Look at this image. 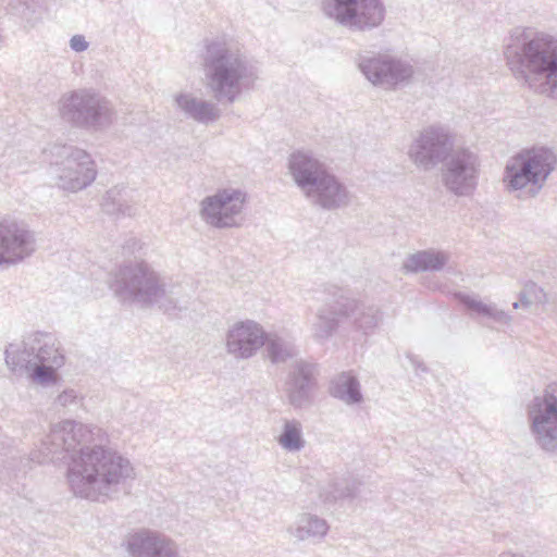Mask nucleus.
Wrapping results in <instances>:
<instances>
[{"label": "nucleus", "instance_id": "obj_36", "mask_svg": "<svg viewBox=\"0 0 557 557\" xmlns=\"http://www.w3.org/2000/svg\"><path fill=\"white\" fill-rule=\"evenodd\" d=\"M69 46L74 52L81 53L89 48V42L84 35L76 34L70 38Z\"/></svg>", "mask_w": 557, "mask_h": 557}, {"label": "nucleus", "instance_id": "obj_32", "mask_svg": "<svg viewBox=\"0 0 557 557\" xmlns=\"http://www.w3.org/2000/svg\"><path fill=\"white\" fill-rule=\"evenodd\" d=\"M60 367H57L53 363L40 362L32 367L27 374L33 382L47 386L57 382V370Z\"/></svg>", "mask_w": 557, "mask_h": 557}, {"label": "nucleus", "instance_id": "obj_15", "mask_svg": "<svg viewBox=\"0 0 557 557\" xmlns=\"http://www.w3.org/2000/svg\"><path fill=\"white\" fill-rule=\"evenodd\" d=\"M37 249L35 232L23 220L0 218V267H11L30 258Z\"/></svg>", "mask_w": 557, "mask_h": 557}, {"label": "nucleus", "instance_id": "obj_2", "mask_svg": "<svg viewBox=\"0 0 557 557\" xmlns=\"http://www.w3.org/2000/svg\"><path fill=\"white\" fill-rule=\"evenodd\" d=\"M199 64L207 90L219 102L234 103L259 79V67L244 46L227 36L206 38Z\"/></svg>", "mask_w": 557, "mask_h": 557}, {"label": "nucleus", "instance_id": "obj_28", "mask_svg": "<svg viewBox=\"0 0 557 557\" xmlns=\"http://www.w3.org/2000/svg\"><path fill=\"white\" fill-rule=\"evenodd\" d=\"M275 441L278 446L287 453H300L307 445L302 423L294 418L283 419L280 433L275 437Z\"/></svg>", "mask_w": 557, "mask_h": 557}, {"label": "nucleus", "instance_id": "obj_22", "mask_svg": "<svg viewBox=\"0 0 557 557\" xmlns=\"http://www.w3.org/2000/svg\"><path fill=\"white\" fill-rule=\"evenodd\" d=\"M329 530L330 525L325 519L305 512L287 527L286 532L295 542L320 543Z\"/></svg>", "mask_w": 557, "mask_h": 557}, {"label": "nucleus", "instance_id": "obj_13", "mask_svg": "<svg viewBox=\"0 0 557 557\" xmlns=\"http://www.w3.org/2000/svg\"><path fill=\"white\" fill-rule=\"evenodd\" d=\"M530 433L535 444L548 453L557 451V392L545 389L527 407Z\"/></svg>", "mask_w": 557, "mask_h": 557}, {"label": "nucleus", "instance_id": "obj_41", "mask_svg": "<svg viewBox=\"0 0 557 557\" xmlns=\"http://www.w3.org/2000/svg\"><path fill=\"white\" fill-rule=\"evenodd\" d=\"M25 5V9L28 10L29 9V5L27 3H24Z\"/></svg>", "mask_w": 557, "mask_h": 557}, {"label": "nucleus", "instance_id": "obj_24", "mask_svg": "<svg viewBox=\"0 0 557 557\" xmlns=\"http://www.w3.org/2000/svg\"><path fill=\"white\" fill-rule=\"evenodd\" d=\"M30 349L35 352V363H53L57 367L64 364V355L60 342L52 333L35 332L29 334Z\"/></svg>", "mask_w": 557, "mask_h": 557}, {"label": "nucleus", "instance_id": "obj_3", "mask_svg": "<svg viewBox=\"0 0 557 557\" xmlns=\"http://www.w3.org/2000/svg\"><path fill=\"white\" fill-rule=\"evenodd\" d=\"M504 57L517 79L557 98V38L531 27H516L510 32Z\"/></svg>", "mask_w": 557, "mask_h": 557}, {"label": "nucleus", "instance_id": "obj_7", "mask_svg": "<svg viewBox=\"0 0 557 557\" xmlns=\"http://www.w3.org/2000/svg\"><path fill=\"white\" fill-rule=\"evenodd\" d=\"M57 111L69 126L90 133L107 132L119 119L114 103L92 88L62 94L57 102Z\"/></svg>", "mask_w": 557, "mask_h": 557}, {"label": "nucleus", "instance_id": "obj_5", "mask_svg": "<svg viewBox=\"0 0 557 557\" xmlns=\"http://www.w3.org/2000/svg\"><path fill=\"white\" fill-rule=\"evenodd\" d=\"M114 295L123 302L138 304L141 307L157 306L165 312L182 309L174 286L145 261H134L121 265L110 284Z\"/></svg>", "mask_w": 557, "mask_h": 557}, {"label": "nucleus", "instance_id": "obj_20", "mask_svg": "<svg viewBox=\"0 0 557 557\" xmlns=\"http://www.w3.org/2000/svg\"><path fill=\"white\" fill-rule=\"evenodd\" d=\"M338 311V297H329V301L317 309L313 319L309 323L311 338L325 344L337 332L343 317Z\"/></svg>", "mask_w": 557, "mask_h": 557}, {"label": "nucleus", "instance_id": "obj_39", "mask_svg": "<svg viewBox=\"0 0 557 557\" xmlns=\"http://www.w3.org/2000/svg\"><path fill=\"white\" fill-rule=\"evenodd\" d=\"M499 557H525V556L522 554H517V553H512V552H504L499 555Z\"/></svg>", "mask_w": 557, "mask_h": 557}, {"label": "nucleus", "instance_id": "obj_23", "mask_svg": "<svg viewBox=\"0 0 557 557\" xmlns=\"http://www.w3.org/2000/svg\"><path fill=\"white\" fill-rule=\"evenodd\" d=\"M102 211L115 218H132L138 213V203L134 190L126 186H113L101 199Z\"/></svg>", "mask_w": 557, "mask_h": 557}, {"label": "nucleus", "instance_id": "obj_18", "mask_svg": "<svg viewBox=\"0 0 557 557\" xmlns=\"http://www.w3.org/2000/svg\"><path fill=\"white\" fill-rule=\"evenodd\" d=\"M123 546L131 557H180L174 540L162 532L146 528L127 534Z\"/></svg>", "mask_w": 557, "mask_h": 557}, {"label": "nucleus", "instance_id": "obj_26", "mask_svg": "<svg viewBox=\"0 0 557 557\" xmlns=\"http://www.w3.org/2000/svg\"><path fill=\"white\" fill-rule=\"evenodd\" d=\"M330 395L347 406L360 405L363 401L361 385L352 371H343L330 382Z\"/></svg>", "mask_w": 557, "mask_h": 557}, {"label": "nucleus", "instance_id": "obj_12", "mask_svg": "<svg viewBox=\"0 0 557 557\" xmlns=\"http://www.w3.org/2000/svg\"><path fill=\"white\" fill-rule=\"evenodd\" d=\"M358 69L369 83L385 90L409 83L414 73L409 62L387 53L360 55Z\"/></svg>", "mask_w": 557, "mask_h": 557}, {"label": "nucleus", "instance_id": "obj_19", "mask_svg": "<svg viewBox=\"0 0 557 557\" xmlns=\"http://www.w3.org/2000/svg\"><path fill=\"white\" fill-rule=\"evenodd\" d=\"M174 109L186 119L209 125L221 117V109L212 100L203 99L190 90H180L172 95Z\"/></svg>", "mask_w": 557, "mask_h": 557}, {"label": "nucleus", "instance_id": "obj_11", "mask_svg": "<svg viewBox=\"0 0 557 557\" xmlns=\"http://www.w3.org/2000/svg\"><path fill=\"white\" fill-rule=\"evenodd\" d=\"M479 174V156L469 148L458 147L443 162L441 178L450 194L469 197L476 189Z\"/></svg>", "mask_w": 557, "mask_h": 557}, {"label": "nucleus", "instance_id": "obj_27", "mask_svg": "<svg viewBox=\"0 0 557 557\" xmlns=\"http://www.w3.org/2000/svg\"><path fill=\"white\" fill-rule=\"evenodd\" d=\"M28 343L29 335L21 343L10 344L4 351L5 363L14 374L23 375L36 364L34 349H30Z\"/></svg>", "mask_w": 557, "mask_h": 557}, {"label": "nucleus", "instance_id": "obj_35", "mask_svg": "<svg viewBox=\"0 0 557 557\" xmlns=\"http://www.w3.org/2000/svg\"><path fill=\"white\" fill-rule=\"evenodd\" d=\"M145 248V243L135 236L125 239L122 249L125 255H136Z\"/></svg>", "mask_w": 557, "mask_h": 557}, {"label": "nucleus", "instance_id": "obj_37", "mask_svg": "<svg viewBox=\"0 0 557 557\" xmlns=\"http://www.w3.org/2000/svg\"><path fill=\"white\" fill-rule=\"evenodd\" d=\"M519 300L521 302L522 308H529L531 305H533V302H532L530 296L528 295L527 290L524 289V287L519 293Z\"/></svg>", "mask_w": 557, "mask_h": 557}, {"label": "nucleus", "instance_id": "obj_30", "mask_svg": "<svg viewBox=\"0 0 557 557\" xmlns=\"http://www.w3.org/2000/svg\"><path fill=\"white\" fill-rule=\"evenodd\" d=\"M458 298L469 310L479 315L490 318L502 324H509L512 320L507 312L498 309L496 305L483 302L478 297L458 294Z\"/></svg>", "mask_w": 557, "mask_h": 557}, {"label": "nucleus", "instance_id": "obj_16", "mask_svg": "<svg viewBox=\"0 0 557 557\" xmlns=\"http://www.w3.org/2000/svg\"><path fill=\"white\" fill-rule=\"evenodd\" d=\"M323 293L327 297H338L337 312L363 334L372 333L380 324L382 313L375 305L351 296L347 289L336 284H324Z\"/></svg>", "mask_w": 557, "mask_h": 557}, {"label": "nucleus", "instance_id": "obj_8", "mask_svg": "<svg viewBox=\"0 0 557 557\" xmlns=\"http://www.w3.org/2000/svg\"><path fill=\"white\" fill-rule=\"evenodd\" d=\"M54 185L66 193H78L97 178L98 170L91 154L77 146L54 143L42 150Z\"/></svg>", "mask_w": 557, "mask_h": 557}, {"label": "nucleus", "instance_id": "obj_6", "mask_svg": "<svg viewBox=\"0 0 557 557\" xmlns=\"http://www.w3.org/2000/svg\"><path fill=\"white\" fill-rule=\"evenodd\" d=\"M557 165L555 152L543 146L522 149L510 157L503 172V185L519 199L536 197Z\"/></svg>", "mask_w": 557, "mask_h": 557}, {"label": "nucleus", "instance_id": "obj_34", "mask_svg": "<svg viewBox=\"0 0 557 557\" xmlns=\"http://www.w3.org/2000/svg\"><path fill=\"white\" fill-rule=\"evenodd\" d=\"M524 289L530 296L533 304H545L547 301V295L544 289L534 282H528L524 284Z\"/></svg>", "mask_w": 557, "mask_h": 557}, {"label": "nucleus", "instance_id": "obj_10", "mask_svg": "<svg viewBox=\"0 0 557 557\" xmlns=\"http://www.w3.org/2000/svg\"><path fill=\"white\" fill-rule=\"evenodd\" d=\"M247 195L238 188H222L205 197L199 203L201 221L218 230L238 227L243 223V213Z\"/></svg>", "mask_w": 557, "mask_h": 557}, {"label": "nucleus", "instance_id": "obj_29", "mask_svg": "<svg viewBox=\"0 0 557 557\" xmlns=\"http://www.w3.org/2000/svg\"><path fill=\"white\" fill-rule=\"evenodd\" d=\"M264 343L268 358L272 363H283L296 355L295 345L287 338L276 334L267 333Z\"/></svg>", "mask_w": 557, "mask_h": 557}, {"label": "nucleus", "instance_id": "obj_21", "mask_svg": "<svg viewBox=\"0 0 557 557\" xmlns=\"http://www.w3.org/2000/svg\"><path fill=\"white\" fill-rule=\"evenodd\" d=\"M315 366L305 361H297L286 383L289 401L295 407H301L309 398L313 386Z\"/></svg>", "mask_w": 557, "mask_h": 557}, {"label": "nucleus", "instance_id": "obj_14", "mask_svg": "<svg viewBox=\"0 0 557 557\" xmlns=\"http://www.w3.org/2000/svg\"><path fill=\"white\" fill-rule=\"evenodd\" d=\"M454 136L448 127L433 124L423 128L411 143L408 156L423 171L433 170L443 163L454 150Z\"/></svg>", "mask_w": 557, "mask_h": 557}, {"label": "nucleus", "instance_id": "obj_38", "mask_svg": "<svg viewBox=\"0 0 557 557\" xmlns=\"http://www.w3.org/2000/svg\"><path fill=\"white\" fill-rule=\"evenodd\" d=\"M410 363L414 367L416 372H426V367L413 356H409Z\"/></svg>", "mask_w": 557, "mask_h": 557}, {"label": "nucleus", "instance_id": "obj_17", "mask_svg": "<svg viewBox=\"0 0 557 557\" xmlns=\"http://www.w3.org/2000/svg\"><path fill=\"white\" fill-rule=\"evenodd\" d=\"M267 342L265 331L253 320L234 323L225 335V349L236 360L255 357Z\"/></svg>", "mask_w": 557, "mask_h": 557}, {"label": "nucleus", "instance_id": "obj_40", "mask_svg": "<svg viewBox=\"0 0 557 557\" xmlns=\"http://www.w3.org/2000/svg\"><path fill=\"white\" fill-rule=\"evenodd\" d=\"M512 307H513V309H518V308H520V307H521V302H520V300H518V301L513 302V304H512Z\"/></svg>", "mask_w": 557, "mask_h": 557}, {"label": "nucleus", "instance_id": "obj_4", "mask_svg": "<svg viewBox=\"0 0 557 557\" xmlns=\"http://www.w3.org/2000/svg\"><path fill=\"white\" fill-rule=\"evenodd\" d=\"M287 170L306 199L324 210L347 207L351 194L347 186L311 151L296 150L287 159Z\"/></svg>", "mask_w": 557, "mask_h": 557}, {"label": "nucleus", "instance_id": "obj_1", "mask_svg": "<svg viewBox=\"0 0 557 557\" xmlns=\"http://www.w3.org/2000/svg\"><path fill=\"white\" fill-rule=\"evenodd\" d=\"M107 433L96 425L62 420L50 426L29 458L37 463L69 458L67 481L72 492L91 502L107 503L128 494L136 479L132 461L107 447Z\"/></svg>", "mask_w": 557, "mask_h": 557}, {"label": "nucleus", "instance_id": "obj_25", "mask_svg": "<svg viewBox=\"0 0 557 557\" xmlns=\"http://www.w3.org/2000/svg\"><path fill=\"white\" fill-rule=\"evenodd\" d=\"M450 255L444 250L425 249L410 253L403 263L407 273L437 272L448 263Z\"/></svg>", "mask_w": 557, "mask_h": 557}, {"label": "nucleus", "instance_id": "obj_31", "mask_svg": "<svg viewBox=\"0 0 557 557\" xmlns=\"http://www.w3.org/2000/svg\"><path fill=\"white\" fill-rule=\"evenodd\" d=\"M359 483L356 480L342 478L335 479L323 488L322 496L326 502L354 498L358 493Z\"/></svg>", "mask_w": 557, "mask_h": 557}, {"label": "nucleus", "instance_id": "obj_9", "mask_svg": "<svg viewBox=\"0 0 557 557\" xmlns=\"http://www.w3.org/2000/svg\"><path fill=\"white\" fill-rule=\"evenodd\" d=\"M325 18L351 32H370L380 27L386 14L382 0H320Z\"/></svg>", "mask_w": 557, "mask_h": 557}, {"label": "nucleus", "instance_id": "obj_33", "mask_svg": "<svg viewBox=\"0 0 557 557\" xmlns=\"http://www.w3.org/2000/svg\"><path fill=\"white\" fill-rule=\"evenodd\" d=\"M53 404L65 412H75L83 407L84 396L74 388H65L55 397Z\"/></svg>", "mask_w": 557, "mask_h": 557}]
</instances>
